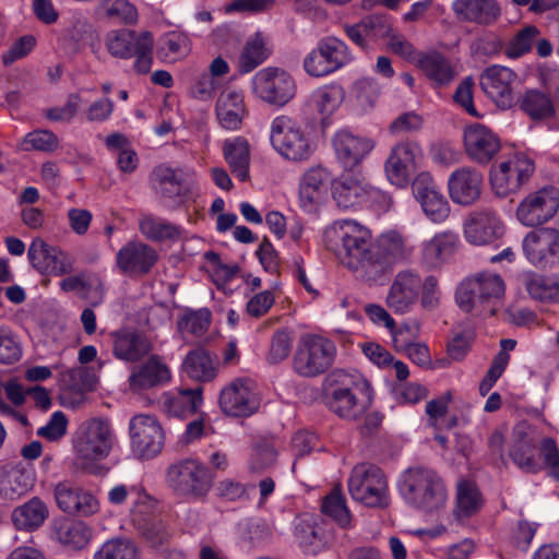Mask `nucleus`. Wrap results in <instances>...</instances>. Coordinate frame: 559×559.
Segmentation results:
<instances>
[{"label":"nucleus","mask_w":559,"mask_h":559,"mask_svg":"<svg viewBox=\"0 0 559 559\" xmlns=\"http://www.w3.org/2000/svg\"><path fill=\"white\" fill-rule=\"evenodd\" d=\"M350 61L347 45L335 36L321 38L304 60L305 71L313 78L331 74Z\"/></svg>","instance_id":"9d476101"},{"label":"nucleus","mask_w":559,"mask_h":559,"mask_svg":"<svg viewBox=\"0 0 559 559\" xmlns=\"http://www.w3.org/2000/svg\"><path fill=\"white\" fill-rule=\"evenodd\" d=\"M371 192L364 180L343 175L332 182V197L337 206L343 210L354 209L367 201Z\"/></svg>","instance_id":"473e14b6"},{"label":"nucleus","mask_w":559,"mask_h":559,"mask_svg":"<svg viewBox=\"0 0 559 559\" xmlns=\"http://www.w3.org/2000/svg\"><path fill=\"white\" fill-rule=\"evenodd\" d=\"M114 356L126 362L141 360L152 350L148 337L132 328H123L110 333Z\"/></svg>","instance_id":"c85d7f7f"},{"label":"nucleus","mask_w":559,"mask_h":559,"mask_svg":"<svg viewBox=\"0 0 559 559\" xmlns=\"http://www.w3.org/2000/svg\"><path fill=\"white\" fill-rule=\"evenodd\" d=\"M559 209V190L543 188L528 194L518 206L516 217L525 226L534 227L552 218Z\"/></svg>","instance_id":"f3484780"},{"label":"nucleus","mask_w":559,"mask_h":559,"mask_svg":"<svg viewBox=\"0 0 559 559\" xmlns=\"http://www.w3.org/2000/svg\"><path fill=\"white\" fill-rule=\"evenodd\" d=\"M28 260L40 274L62 276L74 269V259L58 247L50 246L41 238H35L28 247Z\"/></svg>","instance_id":"a211bd4d"},{"label":"nucleus","mask_w":559,"mask_h":559,"mask_svg":"<svg viewBox=\"0 0 559 559\" xmlns=\"http://www.w3.org/2000/svg\"><path fill=\"white\" fill-rule=\"evenodd\" d=\"M59 145L57 135L49 130H36L29 132L23 140L22 147L25 151L37 150L51 152Z\"/></svg>","instance_id":"0e129e2a"},{"label":"nucleus","mask_w":559,"mask_h":559,"mask_svg":"<svg viewBox=\"0 0 559 559\" xmlns=\"http://www.w3.org/2000/svg\"><path fill=\"white\" fill-rule=\"evenodd\" d=\"M341 92V88L336 86H325L316 92L313 95L314 106L322 117H329L337 108Z\"/></svg>","instance_id":"69168bd1"},{"label":"nucleus","mask_w":559,"mask_h":559,"mask_svg":"<svg viewBox=\"0 0 559 559\" xmlns=\"http://www.w3.org/2000/svg\"><path fill=\"white\" fill-rule=\"evenodd\" d=\"M140 34L130 29L111 31L106 37V47L116 58L130 59L138 49Z\"/></svg>","instance_id":"09e8293b"},{"label":"nucleus","mask_w":559,"mask_h":559,"mask_svg":"<svg viewBox=\"0 0 559 559\" xmlns=\"http://www.w3.org/2000/svg\"><path fill=\"white\" fill-rule=\"evenodd\" d=\"M421 287L420 276L412 270L400 271L388 292L385 305L394 313L404 314L412 310Z\"/></svg>","instance_id":"4be33fe9"},{"label":"nucleus","mask_w":559,"mask_h":559,"mask_svg":"<svg viewBox=\"0 0 559 559\" xmlns=\"http://www.w3.org/2000/svg\"><path fill=\"white\" fill-rule=\"evenodd\" d=\"M270 51L265 47V41L260 33L249 38L239 56L238 70L240 73H249L263 63L269 57Z\"/></svg>","instance_id":"de8ad7c7"},{"label":"nucleus","mask_w":559,"mask_h":559,"mask_svg":"<svg viewBox=\"0 0 559 559\" xmlns=\"http://www.w3.org/2000/svg\"><path fill=\"white\" fill-rule=\"evenodd\" d=\"M214 475L211 469L194 459H183L166 469V484L175 496L187 500H203L211 491Z\"/></svg>","instance_id":"39448f33"},{"label":"nucleus","mask_w":559,"mask_h":559,"mask_svg":"<svg viewBox=\"0 0 559 559\" xmlns=\"http://www.w3.org/2000/svg\"><path fill=\"white\" fill-rule=\"evenodd\" d=\"M452 334L453 336L447 345L448 354L454 360H462L472 347L474 331L468 328L453 331Z\"/></svg>","instance_id":"338daca9"},{"label":"nucleus","mask_w":559,"mask_h":559,"mask_svg":"<svg viewBox=\"0 0 559 559\" xmlns=\"http://www.w3.org/2000/svg\"><path fill=\"white\" fill-rule=\"evenodd\" d=\"M295 536L306 554L317 555L324 550L330 543V534L322 523L314 519H302L297 524Z\"/></svg>","instance_id":"58836bf2"},{"label":"nucleus","mask_w":559,"mask_h":559,"mask_svg":"<svg viewBox=\"0 0 559 559\" xmlns=\"http://www.w3.org/2000/svg\"><path fill=\"white\" fill-rule=\"evenodd\" d=\"M348 490L353 499L367 507L388 504V481L383 472L376 465H356L348 479Z\"/></svg>","instance_id":"6e6552de"},{"label":"nucleus","mask_w":559,"mask_h":559,"mask_svg":"<svg viewBox=\"0 0 559 559\" xmlns=\"http://www.w3.org/2000/svg\"><path fill=\"white\" fill-rule=\"evenodd\" d=\"M133 450L145 459L157 455L165 443V433L159 421L150 415H135L129 424Z\"/></svg>","instance_id":"dca6fc26"},{"label":"nucleus","mask_w":559,"mask_h":559,"mask_svg":"<svg viewBox=\"0 0 559 559\" xmlns=\"http://www.w3.org/2000/svg\"><path fill=\"white\" fill-rule=\"evenodd\" d=\"M417 67L431 82L433 87H444L455 79V70L451 61L438 51L419 53Z\"/></svg>","instance_id":"e433bc0d"},{"label":"nucleus","mask_w":559,"mask_h":559,"mask_svg":"<svg viewBox=\"0 0 559 559\" xmlns=\"http://www.w3.org/2000/svg\"><path fill=\"white\" fill-rule=\"evenodd\" d=\"M452 8L459 21L483 26L492 25L501 15L496 0H455Z\"/></svg>","instance_id":"2f4dec72"},{"label":"nucleus","mask_w":559,"mask_h":559,"mask_svg":"<svg viewBox=\"0 0 559 559\" xmlns=\"http://www.w3.org/2000/svg\"><path fill=\"white\" fill-rule=\"evenodd\" d=\"M94 559H140V551L131 539L112 538L103 544Z\"/></svg>","instance_id":"603ef678"},{"label":"nucleus","mask_w":559,"mask_h":559,"mask_svg":"<svg viewBox=\"0 0 559 559\" xmlns=\"http://www.w3.org/2000/svg\"><path fill=\"white\" fill-rule=\"evenodd\" d=\"M528 262L540 270H551L559 265V230L544 227L530 231L522 241Z\"/></svg>","instance_id":"ddd939ff"},{"label":"nucleus","mask_w":559,"mask_h":559,"mask_svg":"<svg viewBox=\"0 0 559 559\" xmlns=\"http://www.w3.org/2000/svg\"><path fill=\"white\" fill-rule=\"evenodd\" d=\"M355 97L362 109L372 108L377 102L380 87L372 79H361L354 84Z\"/></svg>","instance_id":"774afa93"},{"label":"nucleus","mask_w":559,"mask_h":559,"mask_svg":"<svg viewBox=\"0 0 559 559\" xmlns=\"http://www.w3.org/2000/svg\"><path fill=\"white\" fill-rule=\"evenodd\" d=\"M271 144L285 159L307 160L312 154V145L301 124L287 115L277 116L271 124Z\"/></svg>","instance_id":"423d86ee"},{"label":"nucleus","mask_w":559,"mask_h":559,"mask_svg":"<svg viewBox=\"0 0 559 559\" xmlns=\"http://www.w3.org/2000/svg\"><path fill=\"white\" fill-rule=\"evenodd\" d=\"M158 260L157 252L148 245L130 241L116 255L118 269L129 276L147 274Z\"/></svg>","instance_id":"393cba45"},{"label":"nucleus","mask_w":559,"mask_h":559,"mask_svg":"<svg viewBox=\"0 0 559 559\" xmlns=\"http://www.w3.org/2000/svg\"><path fill=\"white\" fill-rule=\"evenodd\" d=\"M412 254V249L405 245L397 233L381 235L371 250V265L367 266V281L376 282L392 272L399 263L405 262Z\"/></svg>","instance_id":"9b49d317"},{"label":"nucleus","mask_w":559,"mask_h":559,"mask_svg":"<svg viewBox=\"0 0 559 559\" xmlns=\"http://www.w3.org/2000/svg\"><path fill=\"white\" fill-rule=\"evenodd\" d=\"M218 403L228 416L248 417L259 408V400L248 379H235L222 389Z\"/></svg>","instance_id":"6ab92c4d"},{"label":"nucleus","mask_w":559,"mask_h":559,"mask_svg":"<svg viewBox=\"0 0 559 559\" xmlns=\"http://www.w3.org/2000/svg\"><path fill=\"white\" fill-rule=\"evenodd\" d=\"M456 506L460 515L469 516L480 508V495L469 481H461L457 487Z\"/></svg>","instance_id":"052dcab7"},{"label":"nucleus","mask_w":559,"mask_h":559,"mask_svg":"<svg viewBox=\"0 0 559 559\" xmlns=\"http://www.w3.org/2000/svg\"><path fill=\"white\" fill-rule=\"evenodd\" d=\"M49 510L38 497H33L25 503L13 509L11 520L17 530L34 532L47 520Z\"/></svg>","instance_id":"ea45409f"},{"label":"nucleus","mask_w":559,"mask_h":559,"mask_svg":"<svg viewBox=\"0 0 559 559\" xmlns=\"http://www.w3.org/2000/svg\"><path fill=\"white\" fill-rule=\"evenodd\" d=\"M53 496L58 508L68 514L88 516L98 510V501L92 493L69 481L57 484Z\"/></svg>","instance_id":"bb28decb"},{"label":"nucleus","mask_w":559,"mask_h":559,"mask_svg":"<svg viewBox=\"0 0 559 559\" xmlns=\"http://www.w3.org/2000/svg\"><path fill=\"white\" fill-rule=\"evenodd\" d=\"M253 93L261 100L277 107L289 103L296 94V84L289 73L280 68H264L252 80Z\"/></svg>","instance_id":"f8f14e48"},{"label":"nucleus","mask_w":559,"mask_h":559,"mask_svg":"<svg viewBox=\"0 0 559 559\" xmlns=\"http://www.w3.org/2000/svg\"><path fill=\"white\" fill-rule=\"evenodd\" d=\"M516 74L502 66H490L480 75V87L498 107L507 109L514 104L513 84Z\"/></svg>","instance_id":"412c9836"},{"label":"nucleus","mask_w":559,"mask_h":559,"mask_svg":"<svg viewBox=\"0 0 559 559\" xmlns=\"http://www.w3.org/2000/svg\"><path fill=\"white\" fill-rule=\"evenodd\" d=\"M50 537L72 549H82L90 543L92 531L82 521L56 518L50 523Z\"/></svg>","instance_id":"f704fd0d"},{"label":"nucleus","mask_w":559,"mask_h":559,"mask_svg":"<svg viewBox=\"0 0 559 559\" xmlns=\"http://www.w3.org/2000/svg\"><path fill=\"white\" fill-rule=\"evenodd\" d=\"M223 155L230 171L241 181L249 178L250 146L246 139L237 136L226 140L223 144Z\"/></svg>","instance_id":"79ce46f5"},{"label":"nucleus","mask_w":559,"mask_h":559,"mask_svg":"<svg viewBox=\"0 0 559 559\" xmlns=\"http://www.w3.org/2000/svg\"><path fill=\"white\" fill-rule=\"evenodd\" d=\"M506 226L499 214L489 207L477 209L463 223V234L474 246H487L502 238Z\"/></svg>","instance_id":"4468645a"},{"label":"nucleus","mask_w":559,"mask_h":559,"mask_svg":"<svg viewBox=\"0 0 559 559\" xmlns=\"http://www.w3.org/2000/svg\"><path fill=\"white\" fill-rule=\"evenodd\" d=\"M202 388L185 389L174 395H166L164 409L167 414L182 417L194 414L202 403Z\"/></svg>","instance_id":"37998d69"},{"label":"nucleus","mask_w":559,"mask_h":559,"mask_svg":"<svg viewBox=\"0 0 559 559\" xmlns=\"http://www.w3.org/2000/svg\"><path fill=\"white\" fill-rule=\"evenodd\" d=\"M459 245V236L453 231L447 230L436 234L424 243L421 261L428 267H439L454 254Z\"/></svg>","instance_id":"c9c22d12"},{"label":"nucleus","mask_w":559,"mask_h":559,"mask_svg":"<svg viewBox=\"0 0 559 559\" xmlns=\"http://www.w3.org/2000/svg\"><path fill=\"white\" fill-rule=\"evenodd\" d=\"M97 10L105 17L120 24H135L139 17L136 8L128 0H102Z\"/></svg>","instance_id":"3c124183"},{"label":"nucleus","mask_w":559,"mask_h":559,"mask_svg":"<svg viewBox=\"0 0 559 559\" xmlns=\"http://www.w3.org/2000/svg\"><path fill=\"white\" fill-rule=\"evenodd\" d=\"M134 511L133 521L138 525V530L142 536L150 543L152 547H159L166 544L170 538V533L166 524L156 518L153 519H138V513Z\"/></svg>","instance_id":"5fc2aeb1"},{"label":"nucleus","mask_w":559,"mask_h":559,"mask_svg":"<svg viewBox=\"0 0 559 559\" xmlns=\"http://www.w3.org/2000/svg\"><path fill=\"white\" fill-rule=\"evenodd\" d=\"M421 155V148L415 142L396 144L385 162V173L390 182L397 187L406 186Z\"/></svg>","instance_id":"aec40b11"},{"label":"nucleus","mask_w":559,"mask_h":559,"mask_svg":"<svg viewBox=\"0 0 559 559\" xmlns=\"http://www.w3.org/2000/svg\"><path fill=\"white\" fill-rule=\"evenodd\" d=\"M211 322V311L202 308L186 313L178 322V329L182 334L189 333L200 336L209 329Z\"/></svg>","instance_id":"bf43d9fd"},{"label":"nucleus","mask_w":559,"mask_h":559,"mask_svg":"<svg viewBox=\"0 0 559 559\" xmlns=\"http://www.w3.org/2000/svg\"><path fill=\"white\" fill-rule=\"evenodd\" d=\"M35 472L31 464L23 462L5 465L0 472V497L16 500L32 490Z\"/></svg>","instance_id":"7c9ffc66"},{"label":"nucleus","mask_w":559,"mask_h":559,"mask_svg":"<svg viewBox=\"0 0 559 559\" xmlns=\"http://www.w3.org/2000/svg\"><path fill=\"white\" fill-rule=\"evenodd\" d=\"M357 388L352 376L343 371L332 373L325 386V404L341 418L357 419L366 409L355 393Z\"/></svg>","instance_id":"1a4fd4ad"},{"label":"nucleus","mask_w":559,"mask_h":559,"mask_svg":"<svg viewBox=\"0 0 559 559\" xmlns=\"http://www.w3.org/2000/svg\"><path fill=\"white\" fill-rule=\"evenodd\" d=\"M332 143L338 162L346 169L358 166L373 148L370 139L354 134L347 129L337 131Z\"/></svg>","instance_id":"cd10ccee"},{"label":"nucleus","mask_w":559,"mask_h":559,"mask_svg":"<svg viewBox=\"0 0 559 559\" xmlns=\"http://www.w3.org/2000/svg\"><path fill=\"white\" fill-rule=\"evenodd\" d=\"M467 156L477 164H488L501 148L499 136L488 127L473 123L464 131Z\"/></svg>","instance_id":"b1692460"},{"label":"nucleus","mask_w":559,"mask_h":559,"mask_svg":"<svg viewBox=\"0 0 559 559\" xmlns=\"http://www.w3.org/2000/svg\"><path fill=\"white\" fill-rule=\"evenodd\" d=\"M412 188L423 211L432 222L441 223L447 219L450 214L449 203L428 173H420L413 181Z\"/></svg>","instance_id":"5701e85b"},{"label":"nucleus","mask_w":559,"mask_h":559,"mask_svg":"<svg viewBox=\"0 0 559 559\" xmlns=\"http://www.w3.org/2000/svg\"><path fill=\"white\" fill-rule=\"evenodd\" d=\"M169 380L170 371L168 367L157 356H152L130 374L129 384L131 390L142 391L163 385Z\"/></svg>","instance_id":"4c0bfd02"},{"label":"nucleus","mask_w":559,"mask_h":559,"mask_svg":"<svg viewBox=\"0 0 559 559\" xmlns=\"http://www.w3.org/2000/svg\"><path fill=\"white\" fill-rule=\"evenodd\" d=\"M400 492L409 506L426 513L442 509L448 498L441 477L426 467L406 469L401 478Z\"/></svg>","instance_id":"7ed1b4c3"},{"label":"nucleus","mask_w":559,"mask_h":559,"mask_svg":"<svg viewBox=\"0 0 559 559\" xmlns=\"http://www.w3.org/2000/svg\"><path fill=\"white\" fill-rule=\"evenodd\" d=\"M153 35L151 32H142L134 53V69L140 74L150 72L153 63Z\"/></svg>","instance_id":"e2e57ef3"},{"label":"nucleus","mask_w":559,"mask_h":559,"mask_svg":"<svg viewBox=\"0 0 559 559\" xmlns=\"http://www.w3.org/2000/svg\"><path fill=\"white\" fill-rule=\"evenodd\" d=\"M483 182V175L476 168L469 166L460 167L449 177V195L456 204L472 205L481 194Z\"/></svg>","instance_id":"a878e982"},{"label":"nucleus","mask_w":559,"mask_h":559,"mask_svg":"<svg viewBox=\"0 0 559 559\" xmlns=\"http://www.w3.org/2000/svg\"><path fill=\"white\" fill-rule=\"evenodd\" d=\"M140 230L147 239L153 241L179 239L182 231L180 226L151 215L141 218Z\"/></svg>","instance_id":"8fccbe9b"},{"label":"nucleus","mask_w":559,"mask_h":559,"mask_svg":"<svg viewBox=\"0 0 559 559\" xmlns=\"http://www.w3.org/2000/svg\"><path fill=\"white\" fill-rule=\"evenodd\" d=\"M245 115L242 95L236 91L223 92L216 103V116L221 126L227 130L240 128Z\"/></svg>","instance_id":"a19ab883"},{"label":"nucleus","mask_w":559,"mask_h":559,"mask_svg":"<svg viewBox=\"0 0 559 559\" xmlns=\"http://www.w3.org/2000/svg\"><path fill=\"white\" fill-rule=\"evenodd\" d=\"M293 342L294 332L292 330H277L271 338L270 350L266 356L267 361L272 365H276L285 360L290 354Z\"/></svg>","instance_id":"13d9d810"},{"label":"nucleus","mask_w":559,"mask_h":559,"mask_svg":"<svg viewBox=\"0 0 559 559\" xmlns=\"http://www.w3.org/2000/svg\"><path fill=\"white\" fill-rule=\"evenodd\" d=\"M277 459V450L270 440H261L254 444L250 467L252 471H263L272 466Z\"/></svg>","instance_id":"680f3d73"},{"label":"nucleus","mask_w":559,"mask_h":559,"mask_svg":"<svg viewBox=\"0 0 559 559\" xmlns=\"http://www.w3.org/2000/svg\"><path fill=\"white\" fill-rule=\"evenodd\" d=\"M528 295L542 302H559V284L550 277L527 273L523 278Z\"/></svg>","instance_id":"49530a36"},{"label":"nucleus","mask_w":559,"mask_h":559,"mask_svg":"<svg viewBox=\"0 0 559 559\" xmlns=\"http://www.w3.org/2000/svg\"><path fill=\"white\" fill-rule=\"evenodd\" d=\"M321 511L342 527H346L350 523V513L345 504L344 497L336 489L323 499Z\"/></svg>","instance_id":"4d7b16f0"},{"label":"nucleus","mask_w":559,"mask_h":559,"mask_svg":"<svg viewBox=\"0 0 559 559\" xmlns=\"http://www.w3.org/2000/svg\"><path fill=\"white\" fill-rule=\"evenodd\" d=\"M323 237L325 247L340 262L367 281V266L371 265L373 250L369 230L352 221H338L326 227Z\"/></svg>","instance_id":"f257e3e1"},{"label":"nucleus","mask_w":559,"mask_h":559,"mask_svg":"<svg viewBox=\"0 0 559 559\" xmlns=\"http://www.w3.org/2000/svg\"><path fill=\"white\" fill-rule=\"evenodd\" d=\"M504 295L503 280L497 274L479 273L464 280L456 289L459 307L477 316L496 314V306Z\"/></svg>","instance_id":"20e7f679"},{"label":"nucleus","mask_w":559,"mask_h":559,"mask_svg":"<svg viewBox=\"0 0 559 559\" xmlns=\"http://www.w3.org/2000/svg\"><path fill=\"white\" fill-rule=\"evenodd\" d=\"M183 370L197 381H211L216 377V368L209 352L203 348L191 350L183 361Z\"/></svg>","instance_id":"a18cd8bd"},{"label":"nucleus","mask_w":559,"mask_h":559,"mask_svg":"<svg viewBox=\"0 0 559 559\" xmlns=\"http://www.w3.org/2000/svg\"><path fill=\"white\" fill-rule=\"evenodd\" d=\"M540 32L534 25H527L519 31L506 47V55L515 59L530 52Z\"/></svg>","instance_id":"6e6d98bb"},{"label":"nucleus","mask_w":559,"mask_h":559,"mask_svg":"<svg viewBox=\"0 0 559 559\" xmlns=\"http://www.w3.org/2000/svg\"><path fill=\"white\" fill-rule=\"evenodd\" d=\"M520 109L533 120H544L555 116V107L549 96L538 90L526 91L518 100Z\"/></svg>","instance_id":"c03bdc74"},{"label":"nucleus","mask_w":559,"mask_h":559,"mask_svg":"<svg viewBox=\"0 0 559 559\" xmlns=\"http://www.w3.org/2000/svg\"><path fill=\"white\" fill-rule=\"evenodd\" d=\"M535 166L531 158L516 155L512 159L500 163L490 171V183L495 193L507 197L516 192L534 173Z\"/></svg>","instance_id":"2eb2a0df"},{"label":"nucleus","mask_w":559,"mask_h":559,"mask_svg":"<svg viewBox=\"0 0 559 559\" xmlns=\"http://www.w3.org/2000/svg\"><path fill=\"white\" fill-rule=\"evenodd\" d=\"M152 186L163 198L187 197L192 190V174L165 165L155 167L151 174Z\"/></svg>","instance_id":"c756f323"},{"label":"nucleus","mask_w":559,"mask_h":559,"mask_svg":"<svg viewBox=\"0 0 559 559\" xmlns=\"http://www.w3.org/2000/svg\"><path fill=\"white\" fill-rule=\"evenodd\" d=\"M112 444L114 433L108 420L98 417L83 420L72 438L75 467L88 474H98V462L109 455Z\"/></svg>","instance_id":"f03ea898"},{"label":"nucleus","mask_w":559,"mask_h":559,"mask_svg":"<svg viewBox=\"0 0 559 559\" xmlns=\"http://www.w3.org/2000/svg\"><path fill=\"white\" fill-rule=\"evenodd\" d=\"M335 353V345L330 340L319 335H305L294 355V370L306 378L322 374L333 365Z\"/></svg>","instance_id":"0eeeda50"},{"label":"nucleus","mask_w":559,"mask_h":559,"mask_svg":"<svg viewBox=\"0 0 559 559\" xmlns=\"http://www.w3.org/2000/svg\"><path fill=\"white\" fill-rule=\"evenodd\" d=\"M513 443L510 450V457L522 471L526 473H536L542 468V464L535 457L537 443L527 431L524 424L518 425L513 429Z\"/></svg>","instance_id":"72a5a7b5"},{"label":"nucleus","mask_w":559,"mask_h":559,"mask_svg":"<svg viewBox=\"0 0 559 559\" xmlns=\"http://www.w3.org/2000/svg\"><path fill=\"white\" fill-rule=\"evenodd\" d=\"M59 383L62 390L71 393H83L94 388V378L84 367H74L59 373Z\"/></svg>","instance_id":"864d4df0"}]
</instances>
